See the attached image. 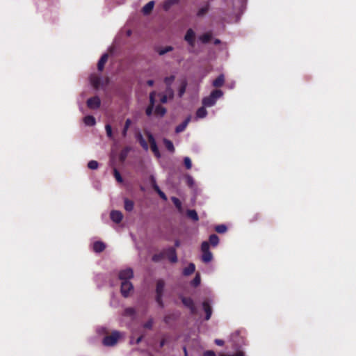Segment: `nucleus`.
Returning a JSON list of instances; mask_svg holds the SVG:
<instances>
[{"mask_svg": "<svg viewBox=\"0 0 356 356\" xmlns=\"http://www.w3.org/2000/svg\"><path fill=\"white\" fill-rule=\"evenodd\" d=\"M223 95V92L220 90H213L210 95L203 98L202 104L204 106L211 107L213 106L217 99L220 98Z\"/></svg>", "mask_w": 356, "mask_h": 356, "instance_id": "1", "label": "nucleus"}, {"mask_svg": "<svg viewBox=\"0 0 356 356\" xmlns=\"http://www.w3.org/2000/svg\"><path fill=\"white\" fill-rule=\"evenodd\" d=\"M164 287H165V282L159 279L156 282V302L158 303L159 306L161 308L164 307V304L163 302V296L164 292Z\"/></svg>", "mask_w": 356, "mask_h": 356, "instance_id": "2", "label": "nucleus"}, {"mask_svg": "<svg viewBox=\"0 0 356 356\" xmlns=\"http://www.w3.org/2000/svg\"><path fill=\"white\" fill-rule=\"evenodd\" d=\"M121 337V334L118 331H113L110 335L104 337L102 343L105 346H114L117 344L118 340Z\"/></svg>", "mask_w": 356, "mask_h": 356, "instance_id": "3", "label": "nucleus"}, {"mask_svg": "<svg viewBox=\"0 0 356 356\" xmlns=\"http://www.w3.org/2000/svg\"><path fill=\"white\" fill-rule=\"evenodd\" d=\"M209 244L207 241H203L201 245L202 261L204 263H209L213 259V254L209 250Z\"/></svg>", "mask_w": 356, "mask_h": 356, "instance_id": "4", "label": "nucleus"}, {"mask_svg": "<svg viewBox=\"0 0 356 356\" xmlns=\"http://www.w3.org/2000/svg\"><path fill=\"white\" fill-rule=\"evenodd\" d=\"M134 291V286L129 280H124L121 282L120 291L123 297L127 298Z\"/></svg>", "mask_w": 356, "mask_h": 356, "instance_id": "5", "label": "nucleus"}, {"mask_svg": "<svg viewBox=\"0 0 356 356\" xmlns=\"http://www.w3.org/2000/svg\"><path fill=\"white\" fill-rule=\"evenodd\" d=\"M148 140L150 143V148L156 158L161 157V154L156 145V140L152 134H147Z\"/></svg>", "mask_w": 356, "mask_h": 356, "instance_id": "6", "label": "nucleus"}, {"mask_svg": "<svg viewBox=\"0 0 356 356\" xmlns=\"http://www.w3.org/2000/svg\"><path fill=\"white\" fill-rule=\"evenodd\" d=\"M181 300L184 305L190 309L192 314H195L197 313V309L192 298L181 297Z\"/></svg>", "mask_w": 356, "mask_h": 356, "instance_id": "7", "label": "nucleus"}, {"mask_svg": "<svg viewBox=\"0 0 356 356\" xmlns=\"http://www.w3.org/2000/svg\"><path fill=\"white\" fill-rule=\"evenodd\" d=\"M134 277V272L131 268H127L119 272L118 277L122 282L124 280L130 281Z\"/></svg>", "mask_w": 356, "mask_h": 356, "instance_id": "8", "label": "nucleus"}, {"mask_svg": "<svg viewBox=\"0 0 356 356\" xmlns=\"http://www.w3.org/2000/svg\"><path fill=\"white\" fill-rule=\"evenodd\" d=\"M165 257H168L171 263H176L177 261V255L175 248L170 247L165 249Z\"/></svg>", "mask_w": 356, "mask_h": 356, "instance_id": "9", "label": "nucleus"}, {"mask_svg": "<svg viewBox=\"0 0 356 356\" xmlns=\"http://www.w3.org/2000/svg\"><path fill=\"white\" fill-rule=\"evenodd\" d=\"M101 105V100L97 96L89 98L87 100V106L89 108L97 109Z\"/></svg>", "mask_w": 356, "mask_h": 356, "instance_id": "10", "label": "nucleus"}, {"mask_svg": "<svg viewBox=\"0 0 356 356\" xmlns=\"http://www.w3.org/2000/svg\"><path fill=\"white\" fill-rule=\"evenodd\" d=\"M195 32L192 29H189L187 30L186 33L184 36V40L188 43V44L191 47H195Z\"/></svg>", "mask_w": 356, "mask_h": 356, "instance_id": "11", "label": "nucleus"}, {"mask_svg": "<svg viewBox=\"0 0 356 356\" xmlns=\"http://www.w3.org/2000/svg\"><path fill=\"white\" fill-rule=\"evenodd\" d=\"M111 219L115 223H120L122 218L123 215L122 212L117 210H113L110 213Z\"/></svg>", "mask_w": 356, "mask_h": 356, "instance_id": "12", "label": "nucleus"}, {"mask_svg": "<svg viewBox=\"0 0 356 356\" xmlns=\"http://www.w3.org/2000/svg\"><path fill=\"white\" fill-rule=\"evenodd\" d=\"M191 121V116L187 117L183 122H181L180 124L176 127L175 128V132L176 133H181L185 130L186 127L188 126V123Z\"/></svg>", "mask_w": 356, "mask_h": 356, "instance_id": "13", "label": "nucleus"}, {"mask_svg": "<svg viewBox=\"0 0 356 356\" xmlns=\"http://www.w3.org/2000/svg\"><path fill=\"white\" fill-rule=\"evenodd\" d=\"M202 307L206 313L205 320L208 321L210 319L212 314L211 307L207 301L203 302Z\"/></svg>", "mask_w": 356, "mask_h": 356, "instance_id": "14", "label": "nucleus"}, {"mask_svg": "<svg viewBox=\"0 0 356 356\" xmlns=\"http://www.w3.org/2000/svg\"><path fill=\"white\" fill-rule=\"evenodd\" d=\"M108 58V54H104L101 56V58L99 60L98 63H97V69L99 71L102 72L104 70V65L107 62Z\"/></svg>", "mask_w": 356, "mask_h": 356, "instance_id": "15", "label": "nucleus"}, {"mask_svg": "<svg viewBox=\"0 0 356 356\" xmlns=\"http://www.w3.org/2000/svg\"><path fill=\"white\" fill-rule=\"evenodd\" d=\"M106 248L105 244L102 241H96L93 243V250L95 252H102Z\"/></svg>", "mask_w": 356, "mask_h": 356, "instance_id": "16", "label": "nucleus"}, {"mask_svg": "<svg viewBox=\"0 0 356 356\" xmlns=\"http://www.w3.org/2000/svg\"><path fill=\"white\" fill-rule=\"evenodd\" d=\"M195 270V266L193 263H190L188 266L184 268L183 275L185 276H188L193 274Z\"/></svg>", "mask_w": 356, "mask_h": 356, "instance_id": "17", "label": "nucleus"}, {"mask_svg": "<svg viewBox=\"0 0 356 356\" xmlns=\"http://www.w3.org/2000/svg\"><path fill=\"white\" fill-rule=\"evenodd\" d=\"M154 6V2L151 1L148 2L142 9V11L144 15H149L153 10Z\"/></svg>", "mask_w": 356, "mask_h": 356, "instance_id": "18", "label": "nucleus"}, {"mask_svg": "<svg viewBox=\"0 0 356 356\" xmlns=\"http://www.w3.org/2000/svg\"><path fill=\"white\" fill-rule=\"evenodd\" d=\"M225 83V77L223 74L219 75L215 80L213 81V86L216 88H219L223 86Z\"/></svg>", "mask_w": 356, "mask_h": 356, "instance_id": "19", "label": "nucleus"}, {"mask_svg": "<svg viewBox=\"0 0 356 356\" xmlns=\"http://www.w3.org/2000/svg\"><path fill=\"white\" fill-rule=\"evenodd\" d=\"M136 138H137V140L138 141V143H140V145H141V147L145 150H148V145L147 143V142L145 141V140L144 139L143 135L140 134V133H138L136 136Z\"/></svg>", "mask_w": 356, "mask_h": 356, "instance_id": "20", "label": "nucleus"}, {"mask_svg": "<svg viewBox=\"0 0 356 356\" xmlns=\"http://www.w3.org/2000/svg\"><path fill=\"white\" fill-rule=\"evenodd\" d=\"M165 257V250H163V251L160 252L159 253H157V254H154L152 257V260L154 261V262H159L161 261L162 259H163Z\"/></svg>", "mask_w": 356, "mask_h": 356, "instance_id": "21", "label": "nucleus"}, {"mask_svg": "<svg viewBox=\"0 0 356 356\" xmlns=\"http://www.w3.org/2000/svg\"><path fill=\"white\" fill-rule=\"evenodd\" d=\"M90 82L95 88H98L101 85V78L97 75H92L90 77Z\"/></svg>", "mask_w": 356, "mask_h": 356, "instance_id": "22", "label": "nucleus"}, {"mask_svg": "<svg viewBox=\"0 0 356 356\" xmlns=\"http://www.w3.org/2000/svg\"><path fill=\"white\" fill-rule=\"evenodd\" d=\"M124 209L127 211L130 212L134 209V203L132 200H131L128 198H125L124 200Z\"/></svg>", "mask_w": 356, "mask_h": 356, "instance_id": "23", "label": "nucleus"}, {"mask_svg": "<svg viewBox=\"0 0 356 356\" xmlns=\"http://www.w3.org/2000/svg\"><path fill=\"white\" fill-rule=\"evenodd\" d=\"M212 38V34L210 32H207V33H205L204 34H202L200 37V40L204 43V44H207L208 42H209L211 41Z\"/></svg>", "mask_w": 356, "mask_h": 356, "instance_id": "24", "label": "nucleus"}, {"mask_svg": "<svg viewBox=\"0 0 356 356\" xmlns=\"http://www.w3.org/2000/svg\"><path fill=\"white\" fill-rule=\"evenodd\" d=\"M187 216L192 219L193 221H197L199 220V217L197 213L195 210L188 209L186 211Z\"/></svg>", "mask_w": 356, "mask_h": 356, "instance_id": "25", "label": "nucleus"}, {"mask_svg": "<svg viewBox=\"0 0 356 356\" xmlns=\"http://www.w3.org/2000/svg\"><path fill=\"white\" fill-rule=\"evenodd\" d=\"M83 122L88 126H94L96 123L95 118L92 115L84 117Z\"/></svg>", "mask_w": 356, "mask_h": 356, "instance_id": "26", "label": "nucleus"}, {"mask_svg": "<svg viewBox=\"0 0 356 356\" xmlns=\"http://www.w3.org/2000/svg\"><path fill=\"white\" fill-rule=\"evenodd\" d=\"M129 151H130V148L127 147H124L120 152V155H119V159H120V161L123 162L126 160Z\"/></svg>", "mask_w": 356, "mask_h": 356, "instance_id": "27", "label": "nucleus"}, {"mask_svg": "<svg viewBox=\"0 0 356 356\" xmlns=\"http://www.w3.org/2000/svg\"><path fill=\"white\" fill-rule=\"evenodd\" d=\"M154 113L156 115L163 117L166 113V109L161 105H158L155 108Z\"/></svg>", "mask_w": 356, "mask_h": 356, "instance_id": "28", "label": "nucleus"}, {"mask_svg": "<svg viewBox=\"0 0 356 356\" xmlns=\"http://www.w3.org/2000/svg\"><path fill=\"white\" fill-rule=\"evenodd\" d=\"M163 143L166 147V149L170 152H175V147H174V145L172 143V142L168 139H166V138H164L163 139Z\"/></svg>", "mask_w": 356, "mask_h": 356, "instance_id": "29", "label": "nucleus"}, {"mask_svg": "<svg viewBox=\"0 0 356 356\" xmlns=\"http://www.w3.org/2000/svg\"><path fill=\"white\" fill-rule=\"evenodd\" d=\"M179 1V0H166L163 4V9L168 10L172 6L178 3Z\"/></svg>", "mask_w": 356, "mask_h": 356, "instance_id": "30", "label": "nucleus"}, {"mask_svg": "<svg viewBox=\"0 0 356 356\" xmlns=\"http://www.w3.org/2000/svg\"><path fill=\"white\" fill-rule=\"evenodd\" d=\"M204 107L205 106H203L202 107H200L197 110V112H196L197 118H203L206 117V115H207V111Z\"/></svg>", "mask_w": 356, "mask_h": 356, "instance_id": "31", "label": "nucleus"}, {"mask_svg": "<svg viewBox=\"0 0 356 356\" xmlns=\"http://www.w3.org/2000/svg\"><path fill=\"white\" fill-rule=\"evenodd\" d=\"M209 10V3H207L204 6L200 8L199 10L197 13V15L198 17L204 16Z\"/></svg>", "mask_w": 356, "mask_h": 356, "instance_id": "32", "label": "nucleus"}, {"mask_svg": "<svg viewBox=\"0 0 356 356\" xmlns=\"http://www.w3.org/2000/svg\"><path fill=\"white\" fill-rule=\"evenodd\" d=\"M208 243H209V244L210 243L212 246H214V247L216 246L219 243L218 236L215 234L210 235L209 242H208Z\"/></svg>", "mask_w": 356, "mask_h": 356, "instance_id": "33", "label": "nucleus"}, {"mask_svg": "<svg viewBox=\"0 0 356 356\" xmlns=\"http://www.w3.org/2000/svg\"><path fill=\"white\" fill-rule=\"evenodd\" d=\"M131 124V120L130 119H127L126 121H125V123H124V127H123V129L122 131V135L123 137H125L127 136V131L130 127V125Z\"/></svg>", "mask_w": 356, "mask_h": 356, "instance_id": "34", "label": "nucleus"}, {"mask_svg": "<svg viewBox=\"0 0 356 356\" xmlns=\"http://www.w3.org/2000/svg\"><path fill=\"white\" fill-rule=\"evenodd\" d=\"M171 200L178 211L181 212L182 211V205L181 201L176 197H172Z\"/></svg>", "mask_w": 356, "mask_h": 356, "instance_id": "35", "label": "nucleus"}, {"mask_svg": "<svg viewBox=\"0 0 356 356\" xmlns=\"http://www.w3.org/2000/svg\"><path fill=\"white\" fill-rule=\"evenodd\" d=\"M173 50V47L172 46H166L163 48H160L157 51L159 55L162 56L165 54L170 52Z\"/></svg>", "mask_w": 356, "mask_h": 356, "instance_id": "36", "label": "nucleus"}, {"mask_svg": "<svg viewBox=\"0 0 356 356\" xmlns=\"http://www.w3.org/2000/svg\"><path fill=\"white\" fill-rule=\"evenodd\" d=\"M215 230L220 234H223L227 232V227L225 225H218L215 227Z\"/></svg>", "mask_w": 356, "mask_h": 356, "instance_id": "37", "label": "nucleus"}, {"mask_svg": "<svg viewBox=\"0 0 356 356\" xmlns=\"http://www.w3.org/2000/svg\"><path fill=\"white\" fill-rule=\"evenodd\" d=\"M200 281H201L200 275V274H199V273H197V274L195 275V277L193 278V280H192V282H191V284H192L193 286L196 287V286H199V285H200Z\"/></svg>", "mask_w": 356, "mask_h": 356, "instance_id": "38", "label": "nucleus"}, {"mask_svg": "<svg viewBox=\"0 0 356 356\" xmlns=\"http://www.w3.org/2000/svg\"><path fill=\"white\" fill-rule=\"evenodd\" d=\"M113 175L118 182L122 183L123 181V179L120 172L116 168L113 169Z\"/></svg>", "mask_w": 356, "mask_h": 356, "instance_id": "39", "label": "nucleus"}, {"mask_svg": "<svg viewBox=\"0 0 356 356\" xmlns=\"http://www.w3.org/2000/svg\"><path fill=\"white\" fill-rule=\"evenodd\" d=\"M150 181H151L152 186L153 189H154L156 192H157V191H159V190H161V189H160V188L159 187V186L157 185L156 181V180H155L154 177L153 176H151V177H150Z\"/></svg>", "mask_w": 356, "mask_h": 356, "instance_id": "40", "label": "nucleus"}, {"mask_svg": "<svg viewBox=\"0 0 356 356\" xmlns=\"http://www.w3.org/2000/svg\"><path fill=\"white\" fill-rule=\"evenodd\" d=\"M98 163L97 161H94V160H92V161H90L88 163V168L91 169V170H95L98 168Z\"/></svg>", "mask_w": 356, "mask_h": 356, "instance_id": "41", "label": "nucleus"}, {"mask_svg": "<svg viewBox=\"0 0 356 356\" xmlns=\"http://www.w3.org/2000/svg\"><path fill=\"white\" fill-rule=\"evenodd\" d=\"M105 129L106 132V135L109 138H113V131H112V127L110 124H106Z\"/></svg>", "mask_w": 356, "mask_h": 356, "instance_id": "42", "label": "nucleus"}, {"mask_svg": "<svg viewBox=\"0 0 356 356\" xmlns=\"http://www.w3.org/2000/svg\"><path fill=\"white\" fill-rule=\"evenodd\" d=\"M184 163L186 169L190 170L192 167V162L189 157H185L184 159Z\"/></svg>", "mask_w": 356, "mask_h": 356, "instance_id": "43", "label": "nucleus"}, {"mask_svg": "<svg viewBox=\"0 0 356 356\" xmlns=\"http://www.w3.org/2000/svg\"><path fill=\"white\" fill-rule=\"evenodd\" d=\"M175 80V76L172 75L164 79V82L167 86H170Z\"/></svg>", "mask_w": 356, "mask_h": 356, "instance_id": "44", "label": "nucleus"}, {"mask_svg": "<svg viewBox=\"0 0 356 356\" xmlns=\"http://www.w3.org/2000/svg\"><path fill=\"white\" fill-rule=\"evenodd\" d=\"M186 86H187V83L186 82L182 83V84L179 90V97H181L184 94L186 89Z\"/></svg>", "mask_w": 356, "mask_h": 356, "instance_id": "45", "label": "nucleus"}, {"mask_svg": "<svg viewBox=\"0 0 356 356\" xmlns=\"http://www.w3.org/2000/svg\"><path fill=\"white\" fill-rule=\"evenodd\" d=\"M155 95H156V92L154 91L152 92L149 94V105H152V106H154V104H155Z\"/></svg>", "mask_w": 356, "mask_h": 356, "instance_id": "46", "label": "nucleus"}, {"mask_svg": "<svg viewBox=\"0 0 356 356\" xmlns=\"http://www.w3.org/2000/svg\"><path fill=\"white\" fill-rule=\"evenodd\" d=\"M124 314L127 316H133L135 314V310L131 307H128L125 309Z\"/></svg>", "mask_w": 356, "mask_h": 356, "instance_id": "47", "label": "nucleus"}, {"mask_svg": "<svg viewBox=\"0 0 356 356\" xmlns=\"http://www.w3.org/2000/svg\"><path fill=\"white\" fill-rule=\"evenodd\" d=\"M153 319L150 318L144 324L143 326L145 328L150 330L153 326Z\"/></svg>", "mask_w": 356, "mask_h": 356, "instance_id": "48", "label": "nucleus"}, {"mask_svg": "<svg viewBox=\"0 0 356 356\" xmlns=\"http://www.w3.org/2000/svg\"><path fill=\"white\" fill-rule=\"evenodd\" d=\"M154 106H152V105H149L147 108H146V111H145V113H146V115L147 116H150L152 115V112H153V110H154Z\"/></svg>", "mask_w": 356, "mask_h": 356, "instance_id": "49", "label": "nucleus"}, {"mask_svg": "<svg viewBox=\"0 0 356 356\" xmlns=\"http://www.w3.org/2000/svg\"><path fill=\"white\" fill-rule=\"evenodd\" d=\"M203 356H216V355L213 350H207L204 352Z\"/></svg>", "mask_w": 356, "mask_h": 356, "instance_id": "50", "label": "nucleus"}, {"mask_svg": "<svg viewBox=\"0 0 356 356\" xmlns=\"http://www.w3.org/2000/svg\"><path fill=\"white\" fill-rule=\"evenodd\" d=\"M156 193L159 194L161 199H163V200H167V196L161 190H159Z\"/></svg>", "mask_w": 356, "mask_h": 356, "instance_id": "51", "label": "nucleus"}, {"mask_svg": "<svg viewBox=\"0 0 356 356\" xmlns=\"http://www.w3.org/2000/svg\"><path fill=\"white\" fill-rule=\"evenodd\" d=\"M187 184H188V185H189L191 186L193 184V178L191 176H188L187 177Z\"/></svg>", "mask_w": 356, "mask_h": 356, "instance_id": "52", "label": "nucleus"}, {"mask_svg": "<svg viewBox=\"0 0 356 356\" xmlns=\"http://www.w3.org/2000/svg\"><path fill=\"white\" fill-rule=\"evenodd\" d=\"M161 102L163 103V104H165L168 101V97L165 95H163L161 97Z\"/></svg>", "mask_w": 356, "mask_h": 356, "instance_id": "53", "label": "nucleus"}, {"mask_svg": "<svg viewBox=\"0 0 356 356\" xmlns=\"http://www.w3.org/2000/svg\"><path fill=\"white\" fill-rule=\"evenodd\" d=\"M215 343L216 345L220 346L224 345V341L221 339H216Z\"/></svg>", "mask_w": 356, "mask_h": 356, "instance_id": "54", "label": "nucleus"}, {"mask_svg": "<svg viewBox=\"0 0 356 356\" xmlns=\"http://www.w3.org/2000/svg\"><path fill=\"white\" fill-rule=\"evenodd\" d=\"M234 356H245V354L242 350H238Z\"/></svg>", "mask_w": 356, "mask_h": 356, "instance_id": "55", "label": "nucleus"}, {"mask_svg": "<svg viewBox=\"0 0 356 356\" xmlns=\"http://www.w3.org/2000/svg\"><path fill=\"white\" fill-rule=\"evenodd\" d=\"M165 343H166V340L165 339H162L160 341V345H159L160 348L163 347L165 346Z\"/></svg>", "mask_w": 356, "mask_h": 356, "instance_id": "56", "label": "nucleus"}, {"mask_svg": "<svg viewBox=\"0 0 356 356\" xmlns=\"http://www.w3.org/2000/svg\"><path fill=\"white\" fill-rule=\"evenodd\" d=\"M154 81L153 80H148L147 81V84L149 86H152L154 85Z\"/></svg>", "mask_w": 356, "mask_h": 356, "instance_id": "57", "label": "nucleus"}, {"mask_svg": "<svg viewBox=\"0 0 356 356\" xmlns=\"http://www.w3.org/2000/svg\"><path fill=\"white\" fill-rule=\"evenodd\" d=\"M180 245V242L179 240H176L175 242V246L176 248H178L179 246Z\"/></svg>", "mask_w": 356, "mask_h": 356, "instance_id": "58", "label": "nucleus"}, {"mask_svg": "<svg viewBox=\"0 0 356 356\" xmlns=\"http://www.w3.org/2000/svg\"><path fill=\"white\" fill-rule=\"evenodd\" d=\"M142 339H143V336L139 337L136 339V343H137V344H138L139 343H140V342H141V341H142Z\"/></svg>", "mask_w": 356, "mask_h": 356, "instance_id": "59", "label": "nucleus"}, {"mask_svg": "<svg viewBox=\"0 0 356 356\" xmlns=\"http://www.w3.org/2000/svg\"><path fill=\"white\" fill-rule=\"evenodd\" d=\"M220 43V40L219 39H216L214 40V44H219Z\"/></svg>", "mask_w": 356, "mask_h": 356, "instance_id": "60", "label": "nucleus"}, {"mask_svg": "<svg viewBox=\"0 0 356 356\" xmlns=\"http://www.w3.org/2000/svg\"><path fill=\"white\" fill-rule=\"evenodd\" d=\"M169 318H170V316H165V317L164 318V321H165L166 323H168L169 322Z\"/></svg>", "mask_w": 356, "mask_h": 356, "instance_id": "61", "label": "nucleus"}, {"mask_svg": "<svg viewBox=\"0 0 356 356\" xmlns=\"http://www.w3.org/2000/svg\"><path fill=\"white\" fill-rule=\"evenodd\" d=\"M184 356H187L188 354H187V350H186V347H184Z\"/></svg>", "mask_w": 356, "mask_h": 356, "instance_id": "62", "label": "nucleus"}, {"mask_svg": "<svg viewBox=\"0 0 356 356\" xmlns=\"http://www.w3.org/2000/svg\"><path fill=\"white\" fill-rule=\"evenodd\" d=\"M220 356H234V355H221Z\"/></svg>", "mask_w": 356, "mask_h": 356, "instance_id": "63", "label": "nucleus"}, {"mask_svg": "<svg viewBox=\"0 0 356 356\" xmlns=\"http://www.w3.org/2000/svg\"><path fill=\"white\" fill-rule=\"evenodd\" d=\"M140 190H141V191H144V188H143V186H142V187H140Z\"/></svg>", "mask_w": 356, "mask_h": 356, "instance_id": "64", "label": "nucleus"}]
</instances>
